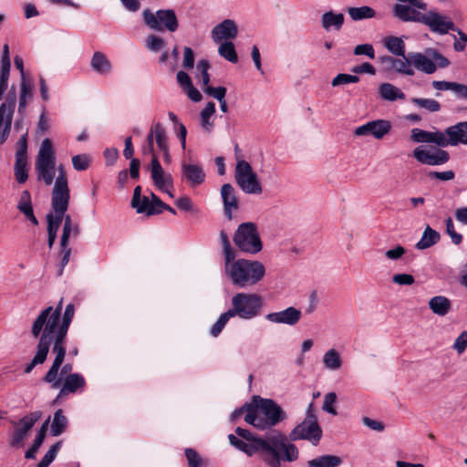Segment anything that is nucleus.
Returning a JSON list of instances; mask_svg holds the SVG:
<instances>
[{
  "mask_svg": "<svg viewBox=\"0 0 467 467\" xmlns=\"http://www.w3.org/2000/svg\"><path fill=\"white\" fill-rule=\"evenodd\" d=\"M231 315V313L226 311L219 317V318L213 324L210 331L213 337H216L220 335V333L223 331V327H225L229 319L233 317Z\"/></svg>",
  "mask_w": 467,
  "mask_h": 467,
  "instance_id": "48",
  "label": "nucleus"
},
{
  "mask_svg": "<svg viewBox=\"0 0 467 467\" xmlns=\"http://www.w3.org/2000/svg\"><path fill=\"white\" fill-rule=\"evenodd\" d=\"M220 240L223 245V251L224 255V262L235 255L234 249L231 246L230 241L225 232L220 233Z\"/></svg>",
  "mask_w": 467,
  "mask_h": 467,
  "instance_id": "52",
  "label": "nucleus"
},
{
  "mask_svg": "<svg viewBox=\"0 0 467 467\" xmlns=\"http://www.w3.org/2000/svg\"><path fill=\"white\" fill-rule=\"evenodd\" d=\"M301 317V310L295 306H289L277 312H271L265 316V319L272 324L286 325L289 327L296 326Z\"/></svg>",
  "mask_w": 467,
  "mask_h": 467,
  "instance_id": "22",
  "label": "nucleus"
},
{
  "mask_svg": "<svg viewBox=\"0 0 467 467\" xmlns=\"http://www.w3.org/2000/svg\"><path fill=\"white\" fill-rule=\"evenodd\" d=\"M354 54L356 56L365 55V56L368 57L369 58L375 57V51H374L372 45H370V44H361V45L356 46L354 48Z\"/></svg>",
  "mask_w": 467,
  "mask_h": 467,
  "instance_id": "54",
  "label": "nucleus"
},
{
  "mask_svg": "<svg viewBox=\"0 0 467 467\" xmlns=\"http://www.w3.org/2000/svg\"><path fill=\"white\" fill-rule=\"evenodd\" d=\"M18 111L24 114L28 101L33 97V86L27 79H22L20 87Z\"/></svg>",
  "mask_w": 467,
  "mask_h": 467,
  "instance_id": "39",
  "label": "nucleus"
},
{
  "mask_svg": "<svg viewBox=\"0 0 467 467\" xmlns=\"http://www.w3.org/2000/svg\"><path fill=\"white\" fill-rule=\"evenodd\" d=\"M391 129L392 124L389 120L379 119L357 127L354 135L357 137L370 135L376 140H382L391 131Z\"/></svg>",
  "mask_w": 467,
  "mask_h": 467,
  "instance_id": "16",
  "label": "nucleus"
},
{
  "mask_svg": "<svg viewBox=\"0 0 467 467\" xmlns=\"http://www.w3.org/2000/svg\"><path fill=\"white\" fill-rule=\"evenodd\" d=\"M72 166L78 171H86L91 163V157L87 154H78L72 157Z\"/></svg>",
  "mask_w": 467,
  "mask_h": 467,
  "instance_id": "45",
  "label": "nucleus"
},
{
  "mask_svg": "<svg viewBox=\"0 0 467 467\" xmlns=\"http://www.w3.org/2000/svg\"><path fill=\"white\" fill-rule=\"evenodd\" d=\"M15 177L19 184L25 183L28 179V159L26 133L22 135L16 143Z\"/></svg>",
  "mask_w": 467,
  "mask_h": 467,
  "instance_id": "14",
  "label": "nucleus"
},
{
  "mask_svg": "<svg viewBox=\"0 0 467 467\" xmlns=\"http://www.w3.org/2000/svg\"><path fill=\"white\" fill-rule=\"evenodd\" d=\"M393 283L400 285H411L415 279L412 275L410 274H396L392 276Z\"/></svg>",
  "mask_w": 467,
  "mask_h": 467,
  "instance_id": "57",
  "label": "nucleus"
},
{
  "mask_svg": "<svg viewBox=\"0 0 467 467\" xmlns=\"http://www.w3.org/2000/svg\"><path fill=\"white\" fill-rule=\"evenodd\" d=\"M410 102L428 112H437L441 109V104L433 99L411 98Z\"/></svg>",
  "mask_w": 467,
  "mask_h": 467,
  "instance_id": "44",
  "label": "nucleus"
},
{
  "mask_svg": "<svg viewBox=\"0 0 467 467\" xmlns=\"http://www.w3.org/2000/svg\"><path fill=\"white\" fill-rule=\"evenodd\" d=\"M164 40L161 36L156 35H149L145 41L146 47L151 52H159L164 47Z\"/></svg>",
  "mask_w": 467,
  "mask_h": 467,
  "instance_id": "49",
  "label": "nucleus"
},
{
  "mask_svg": "<svg viewBox=\"0 0 467 467\" xmlns=\"http://www.w3.org/2000/svg\"><path fill=\"white\" fill-rule=\"evenodd\" d=\"M156 198L159 197L154 193L150 194V199L148 196H142L141 187L137 186L133 192L131 206L136 209L138 213H145L147 215L161 213V209H159L157 203H155Z\"/></svg>",
  "mask_w": 467,
  "mask_h": 467,
  "instance_id": "18",
  "label": "nucleus"
},
{
  "mask_svg": "<svg viewBox=\"0 0 467 467\" xmlns=\"http://www.w3.org/2000/svg\"><path fill=\"white\" fill-rule=\"evenodd\" d=\"M428 176L431 179H438L441 181H451L454 179V172L452 171H431Z\"/></svg>",
  "mask_w": 467,
  "mask_h": 467,
  "instance_id": "61",
  "label": "nucleus"
},
{
  "mask_svg": "<svg viewBox=\"0 0 467 467\" xmlns=\"http://www.w3.org/2000/svg\"><path fill=\"white\" fill-rule=\"evenodd\" d=\"M175 203H176L177 207L180 210H182V211L192 212V213L197 212V210L194 207L192 200L189 197H187V196H183V197L179 198L175 202Z\"/></svg>",
  "mask_w": 467,
  "mask_h": 467,
  "instance_id": "56",
  "label": "nucleus"
},
{
  "mask_svg": "<svg viewBox=\"0 0 467 467\" xmlns=\"http://www.w3.org/2000/svg\"><path fill=\"white\" fill-rule=\"evenodd\" d=\"M58 175L51 193L52 211L47 214V234L57 235L69 203V188L66 171L62 165L57 168Z\"/></svg>",
  "mask_w": 467,
  "mask_h": 467,
  "instance_id": "6",
  "label": "nucleus"
},
{
  "mask_svg": "<svg viewBox=\"0 0 467 467\" xmlns=\"http://www.w3.org/2000/svg\"><path fill=\"white\" fill-rule=\"evenodd\" d=\"M218 54L231 63L238 61L235 46L233 41L219 42Z\"/></svg>",
  "mask_w": 467,
  "mask_h": 467,
  "instance_id": "41",
  "label": "nucleus"
},
{
  "mask_svg": "<svg viewBox=\"0 0 467 467\" xmlns=\"http://www.w3.org/2000/svg\"><path fill=\"white\" fill-rule=\"evenodd\" d=\"M86 385L84 377L78 373L68 374L65 377L59 396L67 393H74L78 389H83Z\"/></svg>",
  "mask_w": 467,
  "mask_h": 467,
  "instance_id": "30",
  "label": "nucleus"
},
{
  "mask_svg": "<svg viewBox=\"0 0 467 467\" xmlns=\"http://www.w3.org/2000/svg\"><path fill=\"white\" fill-rule=\"evenodd\" d=\"M150 176L160 191H168V188L173 187L171 175L163 171L157 156H153L150 161Z\"/></svg>",
  "mask_w": 467,
  "mask_h": 467,
  "instance_id": "24",
  "label": "nucleus"
},
{
  "mask_svg": "<svg viewBox=\"0 0 467 467\" xmlns=\"http://www.w3.org/2000/svg\"><path fill=\"white\" fill-rule=\"evenodd\" d=\"M63 306V298H61L57 306H47L40 311L39 315L33 323L31 333L35 337H38L36 353L25 367V373H30L36 365L43 364L47 357L50 347L55 354L52 366L44 377V381L51 384L53 389H57L61 380L58 378V371L64 362L66 356L65 342L69 326L75 315V306L68 304L61 317Z\"/></svg>",
  "mask_w": 467,
  "mask_h": 467,
  "instance_id": "1",
  "label": "nucleus"
},
{
  "mask_svg": "<svg viewBox=\"0 0 467 467\" xmlns=\"http://www.w3.org/2000/svg\"><path fill=\"white\" fill-rule=\"evenodd\" d=\"M412 67L425 73L432 74L437 67L444 68L450 65V61L434 48H427L424 53H410Z\"/></svg>",
  "mask_w": 467,
  "mask_h": 467,
  "instance_id": "12",
  "label": "nucleus"
},
{
  "mask_svg": "<svg viewBox=\"0 0 467 467\" xmlns=\"http://www.w3.org/2000/svg\"><path fill=\"white\" fill-rule=\"evenodd\" d=\"M196 68L201 74L203 91L207 95L217 99L218 101L225 99L227 90L224 87L214 88V87H212L209 85V82H210V76L208 73V69L210 68L209 62L206 59L199 60L197 63Z\"/></svg>",
  "mask_w": 467,
  "mask_h": 467,
  "instance_id": "23",
  "label": "nucleus"
},
{
  "mask_svg": "<svg viewBox=\"0 0 467 467\" xmlns=\"http://www.w3.org/2000/svg\"><path fill=\"white\" fill-rule=\"evenodd\" d=\"M337 400V395L335 392H329L325 395L323 402V410L332 415L337 414V410L334 408V404Z\"/></svg>",
  "mask_w": 467,
  "mask_h": 467,
  "instance_id": "53",
  "label": "nucleus"
},
{
  "mask_svg": "<svg viewBox=\"0 0 467 467\" xmlns=\"http://www.w3.org/2000/svg\"><path fill=\"white\" fill-rule=\"evenodd\" d=\"M238 25L230 18L224 19L215 25L211 31V37L214 43L232 41L238 36Z\"/></svg>",
  "mask_w": 467,
  "mask_h": 467,
  "instance_id": "20",
  "label": "nucleus"
},
{
  "mask_svg": "<svg viewBox=\"0 0 467 467\" xmlns=\"http://www.w3.org/2000/svg\"><path fill=\"white\" fill-rule=\"evenodd\" d=\"M155 142L161 151L169 149L165 129L161 123L154 125Z\"/></svg>",
  "mask_w": 467,
  "mask_h": 467,
  "instance_id": "46",
  "label": "nucleus"
},
{
  "mask_svg": "<svg viewBox=\"0 0 467 467\" xmlns=\"http://www.w3.org/2000/svg\"><path fill=\"white\" fill-rule=\"evenodd\" d=\"M215 111V104L213 102H208L200 113V125L207 133H211L213 130V116Z\"/></svg>",
  "mask_w": 467,
  "mask_h": 467,
  "instance_id": "34",
  "label": "nucleus"
},
{
  "mask_svg": "<svg viewBox=\"0 0 467 467\" xmlns=\"http://www.w3.org/2000/svg\"><path fill=\"white\" fill-rule=\"evenodd\" d=\"M35 171L38 182H43L47 186L53 183L56 175V156L52 141L47 138L41 142Z\"/></svg>",
  "mask_w": 467,
  "mask_h": 467,
  "instance_id": "7",
  "label": "nucleus"
},
{
  "mask_svg": "<svg viewBox=\"0 0 467 467\" xmlns=\"http://www.w3.org/2000/svg\"><path fill=\"white\" fill-rule=\"evenodd\" d=\"M342 463L340 457L337 455H322L308 462V467H337Z\"/></svg>",
  "mask_w": 467,
  "mask_h": 467,
  "instance_id": "40",
  "label": "nucleus"
},
{
  "mask_svg": "<svg viewBox=\"0 0 467 467\" xmlns=\"http://www.w3.org/2000/svg\"><path fill=\"white\" fill-rule=\"evenodd\" d=\"M456 31L460 39L454 42L453 48L455 51L462 52L464 50L467 44V35L461 29H456Z\"/></svg>",
  "mask_w": 467,
  "mask_h": 467,
  "instance_id": "62",
  "label": "nucleus"
},
{
  "mask_svg": "<svg viewBox=\"0 0 467 467\" xmlns=\"http://www.w3.org/2000/svg\"><path fill=\"white\" fill-rule=\"evenodd\" d=\"M322 437V430L317 423V420L305 419L290 433L293 441L306 440L313 445H317Z\"/></svg>",
  "mask_w": 467,
  "mask_h": 467,
  "instance_id": "15",
  "label": "nucleus"
},
{
  "mask_svg": "<svg viewBox=\"0 0 467 467\" xmlns=\"http://www.w3.org/2000/svg\"><path fill=\"white\" fill-rule=\"evenodd\" d=\"M79 232L78 225L75 226H63V233L60 239V246H65L68 243L70 234L73 233L78 235Z\"/></svg>",
  "mask_w": 467,
  "mask_h": 467,
  "instance_id": "58",
  "label": "nucleus"
},
{
  "mask_svg": "<svg viewBox=\"0 0 467 467\" xmlns=\"http://www.w3.org/2000/svg\"><path fill=\"white\" fill-rule=\"evenodd\" d=\"M359 81V78L356 75H350L346 73L337 74L331 81L332 87H338L348 85L350 83H357Z\"/></svg>",
  "mask_w": 467,
  "mask_h": 467,
  "instance_id": "50",
  "label": "nucleus"
},
{
  "mask_svg": "<svg viewBox=\"0 0 467 467\" xmlns=\"http://www.w3.org/2000/svg\"><path fill=\"white\" fill-rule=\"evenodd\" d=\"M324 368L329 371L339 370L343 366V359L336 348L327 349L322 358Z\"/></svg>",
  "mask_w": 467,
  "mask_h": 467,
  "instance_id": "33",
  "label": "nucleus"
},
{
  "mask_svg": "<svg viewBox=\"0 0 467 467\" xmlns=\"http://www.w3.org/2000/svg\"><path fill=\"white\" fill-rule=\"evenodd\" d=\"M412 155L419 162L431 166L444 164L450 159L446 150L441 149L431 150L423 147L415 148Z\"/></svg>",
  "mask_w": 467,
  "mask_h": 467,
  "instance_id": "19",
  "label": "nucleus"
},
{
  "mask_svg": "<svg viewBox=\"0 0 467 467\" xmlns=\"http://www.w3.org/2000/svg\"><path fill=\"white\" fill-rule=\"evenodd\" d=\"M344 15L335 14L332 11L326 12L322 15L321 24L325 30L329 31L334 28L335 30H339L344 24Z\"/></svg>",
  "mask_w": 467,
  "mask_h": 467,
  "instance_id": "35",
  "label": "nucleus"
},
{
  "mask_svg": "<svg viewBox=\"0 0 467 467\" xmlns=\"http://www.w3.org/2000/svg\"><path fill=\"white\" fill-rule=\"evenodd\" d=\"M451 91L460 99H467V86L453 82Z\"/></svg>",
  "mask_w": 467,
  "mask_h": 467,
  "instance_id": "64",
  "label": "nucleus"
},
{
  "mask_svg": "<svg viewBox=\"0 0 467 467\" xmlns=\"http://www.w3.org/2000/svg\"><path fill=\"white\" fill-rule=\"evenodd\" d=\"M42 417L40 410H36L25 415L19 421H11L14 426L9 438V445L19 449L24 447V441L26 439L29 431Z\"/></svg>",
  "mask_w": 467,
  "mask_h": 467,
  "instance_id": "13",
  "label": "nucleus"
},
{
  "mask_svg": "<svg viewBox=\"0 0 467 467\" xmlns=\"http://www.w3.org/2000/svg\"><path fill=\"white\" fill-rule=\"evenodd\" d=\"M182 172L183 178L191 186H198L204 182L205 173L201 165L182 163Z\"/></svg>",
  "mask_w": 467,
  "mask_h": 467,
  "instance_id": "28",
  "label": "nucleus"
},
{
  "mask_svg": "<svg viewBox=\"0 0 467 467\" xmlns=\"http://www.w3.org/2000/svg\"><path fill=\"white\" fill-rule=\"evenodd\" d=\"M440 234L428 225L415 246L419 250H424L436 244L440 241Z\"/></svg>",
  "mask_w": 467,
  "mask_h": 467,
  "instance_id": "37",
  "label": "nucleus"
},
{
  "mask_svg": "<svg viewBox=\"0 0 467 467\" xmlns=\"http://www.w3.org/2000/svg\"><path fill=\"white\" fill-rule=\"evenodd\" d=\"M235 245L244 253L256 254L263 249V244L255 223H241L234 235Z\"/></svg>",
  "mask_w": 467,
  "mask_h": 467,
  "instance_id": "10",
  "label": "nucleus"
},
{
  "mask_svg": "<svg viewBox=\"0 0 467 467\" xmlns=\"http://www.w3.org/2000/svg\"><path fill=\"white\" fill-rule=\"evenodd\" d=\"M379 95L383 100L389 102H393L398 99L404 100L406 99L404 92L390 83H381L379 86Z\"/></svg>",
  "mask_w": 467,
  "mask_h": 467,
  "instance_id": "32",
  "label": "nucleus"
},
{
  "mask_svg": "<svg viewBox=\"0 0 467 467\" xmlns=\"http://www.w3.org/2000/svg\"><path fill=\"white\" fill-rule=\"evenodd\" d=\"M61 441H57V443L53 444L44 455L42 460L38 462L37 467H47L55 460L61 447Z\"/></svg>",
  "mask_w": 467,
  "mask_h": 467,
  "instance_id": "47",
  "label": "nucleus"
},
{
  "mask_svg": "<svg viewBox=\"0 0 467 467\" xmlns=\"http://www.w3.org/2000/svg\"><path fill=\"white\" fill-rule=\"evenodd\" d=\"M431 312L439 317H445L451 310V301L444 296H435L429 300Z\"/></svg>",
  "mask_w": 467,
  "mask_h": 467,
  "instance_id": "31",
  "label": "nucleus"
},
{
  "mask_svg": "<svg viewBox=\"0 0 467 467\" xmlns=\"http://www.w3.org/2000/svg\"><path fill=\"white\" fill-rule=\"evenodd\" d=\"M383 46L385 48L390 52L391 54L398 56V57H403L405 54V43L402 39V37L400 36H386L382 40Z\"/></svg>",
  "mask_w": 467,
  "mask_h": 467,
  "instance_id": "38",
  "label": "nucleus"
},
{
  "mask_svg": "<svg viewBox=\"0 0 467 467\" xmlns=\"http://www.w3.org/2000/svg\"><path fill=\"white\" fill-rule=\"evenodd\" d=\"M91 69L100 76L109 75L112 71V64L108 57L100 52L96 51L90 59Z\"/></svg>",
  "mask_w": 467,
  "mask_h": 467,
  "instance_id": "29",
  "label": "nucleus"
},
{
  "mask_svg": "<svg viewBox=\"0 0 467 467\" xmlns=\"http://www.w3.org/2000/svg\"><path fill=\"white\" fill-rule=\"evenodd\" d=\"M235 433L236 435H228L232 446L247 456L262 452L265 455V462L270 467H280L281 461L291 462L298 458L297 448L288 441L285 434L279 431L262 438L255 436L248 430L237 427Z\"/></svg>",
  "mask_w": 467,
  "mask_h": 467,
  "instance_id": "2",
  "label": "nucleus"
},
{
  "mask_svg": "<svg viewBox=\"0 0 467 467\" xmlns=\"http://www.w3.org/2000/svg\"><path fill=\"white\" fill-rule=\"evenodd\" d=\"M421 24L427 26L431 32L445 35L449 31H455V25L447 16L441 15L434 10L424 14Z\"/></svg>",
  "mask_w": 467,
  "mask_h": 467,
  "instance_id": "17",
  "label": "nucleus"
},
{
  "mask_svg": "<svg viewBox=\"0 0 467 467\" xmlns=\"http://www.w3.org/2000/svg\"><path fill=\"white\" fill-rule=\"evenodd\" d=\"M263 306V298L257 294L237 293L232 297V307L227 310L232 317L252 319L257 317Z\"/></svg>",
  "mask_w": 467,
  "mask_h": 467,
  "instance_id": "8",
  "label": "nucleus"
},
{
  "mask_svg": "<svg viewBox=\"0 0 467 467\" xmlns=\"http://www.w3.org/2000/svg\"><path fill=\"white\" fill-rule=\"evenodd\" d=\"M382 61L387 63L391 70L399 74L405 76H413L415 74L414 68L412 67L410 53L409 57L404 55V57H401V58L384 57H382Z\"/></svg>",
  "mask_w": 467,
  "mask_h": 467,
  "instance_id": "27",
  "label": "nucleus"
},
{
  "mask_svg": "<svg viewBox=\"0 0 467 467\" xmlns=\"http://www.w3.org/2000/svg\"><path fill=\"white\" fill-rule=\"evenodd\" d=\"M194 65V54L191 47H185L183 48V60L182 66L185 68H192Z\"/></svg>",
  "mask_w": 467,
  "mask_h": 467,
  "instance_id": "60",
  "label": "nucleus"
},
{
  "mask_svg": "<svg viewBox=\"0 0 467 467\" xmlns=\"http://www.w3.org/2000/svg\"><path fill=\"white\" fill-rule=\"evenodd\" d=\"M221 196L223 202L224 214L229 220H232L234 212H236L239 208L234 188L229 183L223 184L221 188Z\"/></svg>",
  "mask_w": 467,
  "mask_h": 467,
  "instance_id": "25",
  "label": "nucleus"
},
{
  "mask_svg": "<svg viewBox=\"0 0 467 467\" xmlns=\"http://www.w3.org/2000/svg\"><path fill=\"white\" fill-rule=\"evenodd\" d=\"M142 19L145 26L154 31L173 33L179 28L177 15L171 8L159 9L156 12L145 9L142 12Z\"/></svg>",
  "mask_w": 467,
  "mask_h": 467,
  "instance_id": "9",
  "label": "nucleus"
},
{
  "mask_svg": "<svg viewBox=\"0 0 467 467\" xmlns=\"http://www.w3.org/2000/svg\"><path fill=\"white\" fill-rule=\"evenodd\" d=\"M348 13L351 19L354 21L372 18L376 16V12L374 11V9L368 5L360 7H350Z\"/></svg>",
  "mask_w": 467,
  "mask_h": 467,
  "instance_id": "42",
  "label": "nucleus"
},
{
  "mask_svg": "<svg viewBox=\"0 0 467 467\" xmlns=\"http://www.w3.org/2000/svg\"><path fill=\"white\" fill-rule=\"evenodd\" d=\"M265 267L257 260L236 259L235 255L224 262V273L231 283L239 288L254 286L265 275Z\"/></svg>",
  "mask_w": 467,
  "mask_h": 467,
  "instance_id": "3",
  "label": "nucleus"
},
{
  "mask_svg": "<svg viewBox=\"0 0 467 467\" xmlns=\"http://www.w3.org/2000/svg\"><path fill=\"white\" fill-rule=\"evenodd\" d=\"M405 252L406 251L403 246L397 245L393 249L387 250L385 252V256L389 260L396 261L401 258L404 255Z\"/></svg>",
  "mask_w": 467,
  "mask_h": 467,
  "instance_id": "59",
  "label": "nucleus"
},
{
  "mask_svg": "<svg viewBox=\"0 0 467 467\" xmlns=\"http://www.w3.org/2000/svg\"><path fill=\"white\" fill-rule=\"evenodd\" d=\"M254 405H247L244 420L259 430L275 426L286 418L285 412L273 400L254 397Z\"/></svg>",
  "mask_w": 467,
  "mask_h": 467,
  "instance_id": "5",
  "label": "nucleus"
},
{
  "mask_svg": "<svg viewBox=\"0 0 467 467\" xmlns=\"http://www.w3.org/2000/svg\"><path fill=\"white\" fill-rule=\"evenodd\" d=\"M17 208L33 224L36 225L38 223L33 213L31 196L28 191L22 192Z\"/></svg>",
  "mask_w": 467,
  "mask_h": 467,
  "instance_id": "36",
  "label": "nucleus"
},
{
  "mask_svg": "<svg viewBox=\"0 0 467 467\" xmlns=\"http://www.w3.org/2000/svg\"><path fill=\"white\" fill-rule=\"evenodd\" d=\"M411 5L395 4L392 7L393 16L402 22L421 23L424 14L416 10Z\"/></svg>",
  "mask_w": 467,
  "mask_h": 467,
  "instance_id": "26",
  "label": "nucleus"
},
{
  "mask_svg": "<svg viewBox=\"0 0 467 467\" xmlns=\"http://www.w3.org/2000/svg\"><path fill=\"white\" fill-rule=\"evenodd\" d=\"M410 140L416 143H432L438 147L467 145V121H462L441 130L428 131L419 128L410 130Z\"/></svg>",
  "mask_w": 467,
  "mask_h": 467,
  "instance_id": "4",
  "label": "nucleus"
},
{
  "mask_svg": "<svg viewBox=\"0 0 467 467\" xmlns=\"http://www.w3.org/2000/svg\"><path fill=\"white\" fill-rule=\"evenodd\" d=\"M234 179L239 188L246 194H261L263 186L251 164L236 156Z\"/></svg>",
  "mask_w": 467,
  "mask_h": 467,
  "instance_id": "11",
  "label": "nucleus"
},
{
  "mask_svg": "<svg viewBox=\"0 0 467 467\" xmlns=\"http://www.w3.org/2000/svg\"><path fill=\"white\" fill-rule=\"evenodd\" d=\"M67 420L63 415L62 410H57L54 414V419L51 423V432L53 436H58L66 430Z\"/></svg>",
  "mask_w": 467,
  "mask_h": 467,
  "instance_id": "43",
  "label": "nucleus"
},
{
  "mask_svg": "<svg viewBox=\"0 0 467 467\" xmlns=\"http://www.w3.org/2000/svg\"><path fill=\"white\" fill-rule=\"evenodd\" d=\"M15 107L16 94L13 88L10 99L0 106V143L4 142L9 135Z\"/></svg>",
  "mask_w": 467,
  "mask_h": 467,
  "instance_id": "21",
  "label": "nucleus"
},
{
  "mask_svg": "<svg viewBox=\"0 0 467 467\" xmlns=\"http://www.w3.org/2000/svg\"><path fill=\"white\" fill-rule=\"evenodd\" d=\"M104 157L107 165H113L119 158V150L116 148L106 149L104 151Z\"/></svg>",
  "mask_w": 467,
  "mask_h": 467,
  "instance_id": "63",
  "label": "nucleus"
},
{
  "mask_svg": "<svg viewBox=\"0 0 467 467\" xmlns=\"http://www.w3.org/2000/svg\"><path fill=\"white\" fill-rule=\"evenodd\" d=\"M446 224V233L450 236L452 244L459 245L462 242V235L461 234L456 233L452 219L448 217L445 220Z\"/></svg>",
  "mask_w": 467,
  "mask_h": 467,
  "instance_id": "51",
  "label": "nucleus"
},
{
  "mask_svg": "<svg viewBox=\"0 0 467 467\" xmlns=\"http://www.w3.org/2000/svg\"><path fill=\"white\" fill-rule=\"evenodd\" d=\"M452 348L457 351L458 354H462L465 351V349L467 348V330L462 332L458 336V337L454 341Z\"/></svg>",
  "mask_w": 467,
  "mask_h": 467,
  "instance_id": "55",
  "label": "nucleus"
}]
</instances>
